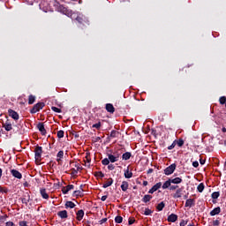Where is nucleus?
I'll list each match as a JSON object with an SVG mask.
<instances>
[{"instance_id":"35","label":"nucleus","mask_w":226,"mask_h":226,"mask_svg":"<svg viewBox=\"0 0 226 226\" xmlns=\"http://www.w3.org/2000/svg\"><path fill=\"white\" fill-rule=\"evenodd\" d=\"M113 154L115 155L116 158L119 160V157L121 156V154H123V153L121 152V150H117L113 152Z\"/></svg>"},{"instance_id":"53","label":"nucleus","mask_w":226,"mask_h":226,"mask_svg":"<svg viewBox=\"0 0 226 226\" xmlns=\"http://www.w3.org/2000/svg\"><path fill=\"white\" fill-rule=\"evenodd\" d=\"M5 226H17V225H15V223H13V222L9 221V222H7L5 223Z\"/></svg>"},{"instance_id":"27","label":"nucleus","mask_w":226,"mask_h":226,"mask_svg":"<svg viewBox=\"0 0 226 226\" xmlns=\"http://www.w3.org/2000/svg\"><path fill=\"white\" fill-rule=\"evenodd\" d=\"M132 158V152H125L122 154V160H130Z\"/></svg>"},{"instance_id":"22","label":"nucleus","mask_w":226,"mask_h":226,"mask_svg":"<svg viewBox=\"0 0 226 226\" xmlns=\"http://www.w3.org/2000/svg\"><path fill=\"white\" fill-rule=\"evenodd\" d=\"M119 135H120L119 132H117L116 130H112L110 132L109 139H117V137H119Z\"/></svg>"},{"instance_id":"25","label":"nucleus","mask_w":226,"mask_h":226,"mask_svg":"<svg viewBox=\"0 0 226 226\" xmlns=\"http://www.w3.org/2000/svg\"><path fill=\"white\" fill-rule=\"evenodd\" d=\"M31 200V196H29V194L25 195L22 199H21V202L22 204H26V206H27V203Z\"/></svg>"},{"instance_id":"38","label":"nucleus","mask_w":226,"mask_h":226,"mask_svg":"<svg viewBox=\"0 0 226 226\" xmlns=\"http://www.w3.org/2000/svg\"><path fill=\"white\" fill-rule=\"evenodd\" d=\"M94 176H95V177H105V174H103V172H102V171H96L94 173Z\"/></svg>"},{"instance_id":"1","label":"nucleus","mask_w":226,"mask_h":226,"mask_svg":"<svg viewBox=\"0 0 226 226\" xmlns=\"http://www.w3.org/2000/svg\"><path fill=\"white\" fill-rule=\"evenodd\" d=\"M34 153L35 162H41V154H43V147L37 145L34 148Z\"/></svg>"},{"instance_id":"17","label":"nucleus","mask_w":226,"mask_h":226,"mask_svg":"<svg viewBox=\"0 0 226 226\" xmlns=\"http://www.w3.org/2000/svg\"><path fill=\"white\" fill-rule=\"evenodd\" d=\"M220 213H222V208L217 207L210 212V216H216V215H220Z\"/></svg>"},{"instance_id":"20","label":"nucleus","mask_w":226,"mask_h":226,"mask_svg":"<svg viewBox=\"0 0 226 226\" xmlns=\"http://www.w3.org/2000/svg\"><path fill=\"white\" fill-rule=\"evenodd\" d=\"M57 216H59V218H62V219L68 218V211L66 210L59 211L57 213Z\"/></svg>"},{"instance_id":"24","label":"nucleus","mask_w":226,"mask_h":226,"mask_svg":"<svg viewBox=\"0 0 226 226\" xmlns=\"http://www.w3.org/2000/svg\"><path fill=\"white\" fill-rule=\"evenodd\" d=\"M171 185H172V182H171L170 178H169L166 182H164L162 188V190H167V188L170 189Z\"/></svg>"},{"instance_id":"57","label":"nucleus","mask_w":226,"mask_h":226,"mask_svg":"<svg viewBox=\"0 0 226 226\" xmlns=\"http://www.w3.org/2000/svg\"><path fill=\"white\" fill-rule=\"evenodd\" d=\"M213 225L214 226H219L220 225V221L219 220L213 221Z\"/></svg>"},{"instance_id":"52","label":"nucleus","mask_w":226,"mask_h":226,"mask_svg":"<svg viewBox=\"0 0 226 226\" xmlns=\"http://www.w3.org/2000/svg\"><path fill=\"white\" fill-rule=\"evenodd\" d=\"M151 133H152V135H153L154 137H157V135H158V132H156L155 129H152V130H151Z\"/></svg>"},{"instance_id":"6","label":"nucleus","mask_w":226,"mask_h":226,"mask_svg":"<svg viewBox=\"0 0 226 226\" xmlns=\"http://www.w3.org/2000/svg\"><path fill=\"white\" fill-rule=\"evenodd\" d=\"M97 117H90V119H94V123L93 125H92V128H95V130H100V128H102V121L100 119H98V117L96 118Z\"/></svg>"},{"instance_id":"44","label":"nucleus","mask_w":226,"mask_h":226,"mask_svg":"<svg viewBox=\"0 0 226 226\" xmlns=\"http://www.w3.org/2000/svg\"><path fill=\"white\" fill-rule=\"evenodd\" d=\"M219 102L221 103V105H225L226 102V97L225 96H222L219 99Z\"/></svg>"},{"instance_id":"51","label":"nucleus","mask_w":226,"mask_h":226,"mask_svg":"<svg viewBox=\"0 0 226 226\" xmlns=\"http://www.w3.org/2000/svg\"><path fill=\"white\" fill-rule=\"evenodd\" d=\"M135 222V218H129V221H128V223L130 224V225H133V223Z\"/></svg>"},{"instance_id":"56","label":"nucleus","mask_w":226,"mask_h":226,"mask_svg":"<svg viewBox=\"0 0 226 226\" xmlns=\"http://www.w3.org/2000/svg\"><path fill=\"white\" fill-rule=\"evenodd\" d=\"M108 169H109V170H114V169H116V167L114 166V164H108Z\"/></svg>"},{"instance_id":"41","label":"nucleus","mask_w":226,"mask_h":226,"mask_svg":"<svg viewBox=\"0 0 226 226\" xmlns=\"http://www.w3.org/2000/svg\"><path fill=\"white\" fill-rule=\"evenodd\" d=\"M144 215H145V216H149V215H153V211L149 208H146Z\"/></svg>"},{"instance_id":"3","label":"nucleus","mask_w":226,"mask_h":226,"mask_svg":"<svg viewBox=\"0 0 226 226\" xmlns=\"http://www.w3.org/2000/svg\"><path fill=\"white\" fill-rule=\"evenodd\" d=\"M176 167H177V165L176 163H172L171 165L167 167L164 170L165 176H170L171 174H174V171L176 170Z\"/></svg>"},{"instance_id":"46","label":"nucleus","mask_w":226,"mask_h":226,"mask_svg":"<svg viewBox=\"0 0 226 226\" xmlns=\"http://www.w3.org/2000/svg\"><path fill=\"white\" fill-rule=\"evenodd\" d=\"M51 109L53 110V112H56L58 114H61V112H63L61 110V109L57 108V107H51Z\"/></svg>"},{"instance_id":"42","label":"nucleus","mask_w":226,"mask_h":226,"mask_svg":"<svg viewBox=\"0 0 226 226\" xmlns=\"http://www.w3.org/2000/svg\"><path fill=\"white\" fill-rule=\"evenodd\" d=\"M212 199L216 200L218 197H220V192H215L212 193Z\"/></svg>"},{"instance_id":"34","label":"nucleus","mask_w":226,"mask_h":226,"mask_svg":"<svg viewBox=\"0 0 226 226\" xmlns=\"http://www.w3.org/2000/svg\"><path fill=\"white\" fill-rule=\"evenodd\" d=\"M115 222L116 223H123V216L117 215L115 217Z\"/></svg>"},{"instance_id":"8","label":"nucleus","mask_w":226,"mask_h":226,"mask_svg":"<svg viewBox=\"0 0 226 226\" xmlns=\"http://www.w3.org/2000/svg\"><path fill=\"white\" fill-rule=\"evenodd\" d=\"M37 129L41 133V135H47V130L45 129V125L43 124V123L40 122L37 124Z\"/></svg>"},{"instance_id":"13","label":"nucleus","mask_w":226,"mask_h":226,"mask_svg":"<svg viewBox=\"0 0 226 226\" xmlns=\"http://www.w3.org/2000/svg\"><path fill=\"white\" fill-rule=\"evenodd\" d=\"M124 176L125 179H132V177H133V172L130 171V168L127 167V169L124 170Z\"/></svg>"},{"instance_id":"45","label":"nucleus","mask_w":226,"mask_h":226,"mask_svg":"<svg viewBox=\"0 0 226 226\" xmlns=\"http://www.w3.org/2000/svg\"><path fill=\"white\" fill-rule=\"evenodd\" d=\"M9 116H11V117L14 119V121H19V114H10Z\"/></svg>"},{"instance_id":"21","label":"nucleus","mask_w":226,"mask_h":226,"mask_svg":"<svg viewBox=\"0 0 226 226\" xmlns=\"http://www.w3.org/2000/svg\"><path fill=\"white\" fill-rule=\"evenodd\" d=\"M107 156L111 163H116V162H119V159L115 157L114 154H108Z\"/></svg>"},{"instance_id":"14","label":"nucleus","mask_w":226,"mask_h":226,"mask_svg":"<svg viewBox=\"0 0 226 226\" xmlns=\"http://www.w3.org/2000/svg\"><path fill=\"white\" fill-rule=\"evenodd\" d=\"M193 206H195V200L194 199L186 200L185 207H193Z\"/></svg>"},{"instance_id":"7","label":"nucleus","mask_w":226,"mask_h":226,"mask_svg":"<svg viewBox=\"0 0 226 226\" xmlns=\"http://www.w3.org/2000/svg\"><path fill=\"white\" fill-rule=\"evenodd\" d=\"M3 126L6 132H11L13 130V126L11 125V122L7 119L5 123L3 124Z\"/></svg>"},{"instance_id":"32","label":"nucleus","mask_w":226,"mask_h":226,"mask_svg":"<svg viewBox=\"0 0 226 226\" xmlns=\"http://www.w3.org/2000/svg\"><path fill=\"white\" fill-rule=\"evenodd\" d=\"M34 102H36V96L31 94L28 97V103L29 105H33V103H34Z\"/></svg>"},{"instance_id":"39","label":"nucleus","mask_w":226,"mask_h":226,"mask_svg":"<svg viewBox=\"0 0 226 226\" xmlns=\"http://www.w3.org/2000/svg\"><path fill=\"white\" fill-rule=\"evenodd\" d=\"M10 190L7 187H3L0 185V193H8Z\"/></svg>"},{"instance_id":"40","label":"nucleus","mask_w":226,"mask_h":226,"mask_svg":"<svg viewBox=\"0 0 226 226\" xmlns=\"http://www.w3.org/2000/svg\"><path fill=\"white\" fill-rule=\"evenodd\" d=\"M73 197H82V191H74L73 192Z\"/></svg>"},{"instance_id":"2","label":"nucleus","mask_w":226,"mask_h":226,"mask_svg":"<svg viewBox=\"0 0 226 226\" xmlns=\"http://www.w3.org/2000/svg\"><path fill=\"white\" fill-rule=\"evenodd\" d=\"M43 107H45V102H38L33 107L30 112L31 114H36V112H40Z\"/></svg>"},{"instance_id":"29","label":"nucleus","mask_w":226,"mask_h":226,"mask_svg":"<svg viewBox=\"0 0 226 226\" xmlns=\"http://www.w3.org/2000/svg\"><path fill=\"white\" fill-rule=\"evenodd\" d=\"M129 184L126 181H123L120 186L122 192H126L128 190Z\"/></svg>"},{"instance_id":"10","label":"nucleus","mask_w":226,"mask_h":226,"mask_svg":"<svg viewBox=\"0 0 226 226\" xmlns=\"http://www.w3.org/2000/svg\"><path fill=\"white\" fill-rule=\"evenodd\" d=\"M11 174L13 177H16V179H22V173L17 170H11Z\"/></svg>"},{"instance_id":"47","label":"nucleus","mask_w":226,"mask_h":226,"mask_svg":"<svg viewBox=\"0 0 226 226\" xmlns=\"http://www.w3.org/2000/svg\"><path fill=\"white\" fill-rule=\"evenodd\" d=\"M177 144L178 147H183V146L185 145V140H183V139H178V140L177 141Z\"/></svg>"},{"instance_id":"33","label":"nucleus","mask_w":226,"mask_h":226,"mask_svg":"<svg viewBox=\"0 0 226 226\" xmlns=\"http://www.w3.org/2000/svg\"><path fill=\"white\" fill-rule=\"evenodd\" d=\"M204 188H205L204 183H200L198 185L197 190H198V192H200V193H202L204 192Z\"/></svg>"},{"instance_id":"50","label":"nucleus","mask_w":226,"mask_h":226,"mask_svg":"<svg viewBox=\"0 0 226 226\" xmlns=\"http://www.w3.org/2000/svg\"><path fill=\"white\" fill-rule=\"evenodd\" d=\"M19 226H27V222L26 221H21L19 222Z\"/></svg>"},{"instance_id":"15","label":"nucleus","mask_w":226,"mask_h":226,"mask_svg":"<svg viewBox=\"0 0 226 226\" xmlns=\"http://www.w3.org/2000/svg\"><path fill=\"white\" fill-rule=\"evenodd\" d=\"M84 210L80 209L76 213V220L78 222H82V219L84 218Z\"/></svg>"},{"instance_id":"64","label":"nucleus","mask_w":226,"mask_h":226,"mask_svg":"<svg viewBox=\"0 0 226 226\" xmlns=\"http://www.w3.org/2000/svg\"><path fill=\"white\" fill-rule=\"evenodd\" d=\"M72 174H74V175L79 174V170H77L75 169H72Z\"/></svg>"},{"instance_id":"28","label":"nucleus","mask_w":226,"mask_h":226,"mask_svg":"<svg viewBox=\"0 0 226 226\" xmlns=\"http://www.w3.org/2000/svg\"><path fill=\"white\" fill-rule=\"evenodd\" d=\"M151 199H153V196L149 195V194H146L143 198H142V202H144L145 204H147V202L151 201Z\"/></svg>"},{"instance_id":"18","label":"nucleus","mask_w":226,"mask_h":226,"mask_svg":"<svg viewBox=\"0 0 226 226\" xmlns=\"http://www.w3.org/2000/svg\"><path fill=\"white\" fill-rule=\"evenodd\" d=\"M172 185H181L183 183V178L177 177L175 178H170Z\"/></svg>"},{"instance_id":"31","label":"nucleus","mask_w":226,"mask_h":226,"mask_svg":"<svg viewBox=\"0 0 226 226\" xmlns=\"http://www.w3.org/2000/svg\"><path fill=\"white\" fill-rule=\"evenodd\" d=\"M165 207V202L162 201L156 206L157 211H163V208Z\"/></svg>"},{"instance_id":"19","label":"nucleus","mask_w":226,"mask_h":226,"mask_svg":"<svg viewBox=\"0 0 226 226\" xmlns=\"http://www.w3.org/2000/svg\"><path fill=\"white\" fill-rule=\"evenodd\" d=\"M168 222H170L171 223L177 222V215H176V214L170 215L168 216Z\"/></svg>"},{"instance_id":"63","label":"nucleus","mask_w":226,"mask_h":226,"mask_svg":"<svg viewBox=\"0 0 226 226\" xmlns=\"http://www.w3.org/2000/svg\"><path fill=\"white\" fill-rule=\"evenodd\" d=\"M75 167L77 168V170H82V167H80V164H76Z\"/></svg>"},{"instance_id":"23","label":"nucleus","mask_w":226,"mask_h":226,"mask_svg":"<svg viewBox=\"0 0 226 226\" xmlns=\"http://www.w3.org/2000/svg\"><path fill=\"white\" fill-rule=\"evenodd\" d=\"M40 193H41L42 199H46V200L49 199V193H47V189H45V188L40 189Z\"/></svg>"},{"instance_id":"58","label":"nucleus","mask_w":226,"mask_h":226,"mask_svg":"<svg viewBox=\"0 0 226 226\" xmlns=\"http://www.w3.org/2000/svg\"><path fill=\"white\" fill-rule=\"evenodd\" d=\"M56 162L58 163V165H63V159L59 158V157H56Z\"/></svg>"},{"instance_id":"5","label":"nucleus","mask_w":226,"mask_h":226,"mask_svg":"<svg viewBox=\"0 0 226 226\" xmlns=\"http://www.w3.org/2000/svg\"><path fill=\"white\" fill-rule=\"evenodd\" d=\"M55 6H56V10L58 11L60 13H64V15H66V13H68V9L64 5H62L61 4L56 3Z\"/></svg>"},{"instance_id":"43","label":"nucleus","mask_w":226,"mask_h":226,"mask_svg":"<svg viewBox=\"0 0 226 226\" xmlns=\"http://www.w3.org/2000/svg\"><path fill=\"white\" fill-rule=\"evenodd\" d=\"M102 165H109L110 161H109V157H108V158H104V159L102 161Z\"/></svg>"},{"instance_id":"16","label":"nucleus","mask_w":226,"mask_h":226,"mask_svg":"<svg viewBox=\"0 0 226 226\" xmlns=\"http://www.w3.org/2000/svg\"><path fill=\"white\" fill-rule=\"evenodd\" d=\"M106 110L107 112H109V114H114L116 109L114 108V105H112L111 103H108L106 104Z\"/></svg>"},{"instance_id":"54","label":"nucleus","mask_w":226,"mask_h":226,"mask_svg":"<svg viewBox=\"0 0 226 226\" xmlns=\"http://www.w3.org/2000/svg\"><path fill=\"white\" fill-rule=\"evenodd\" d=\"M187 224H188V221L182 220V221L180 222V226H185V225H187Z\"/></svg>"},{"instance_id":"62","label":"nucleus","mask_w":226,"mask_h":226,"mask_svg":"<svg viewBox=\"0 0 226 226\" xmlns=\"http://www.w3.org/2000/svg\"><path fill=\"white\" fill-rule=\"evenodd\" d=\"M86 226H91V221H84Z\"/></svg>"},{"instance_id":"59","label":"nucleus","mask_w":226,"mask_h":226,"mask_svg":"<svg viewBox=\"0 0 226 226\" xmlns=\"http://www.w3.org/2000/svg\"><path fill=\"white\" fill-rule=\"evenodd\" d=\"M192 167H194L195 169H197V167H199V162L195 161L192 162Z\"/></svg>"},{"instance_id":"11","label":"nucleus","mask_w":226,"mask_h":226,"mask_svg":"<svg viewBox=\"0 0 226 226\" xmlns=\"http://www.w3.org/2000/svg\"><path fill=\"white\" fill-rule=\"evenodd\" d=\"M173 199H181L183 197V188L177 189L176 192L172 195Z\"/></svg>"},{"instance_id":"61","label":"nucleus","mask_w":226,"mask_h":226,"mask_svg":"<svg viewBox=\"0 0 226 226\" xmlns=\"http://www.w3.org/2000/svg\"><path fill=\"white\" fill-rule=\"evenodd\" d=\"M107 199H108V196H107V195H104V196H102V197L101 198V200H102V202H105V201L107 200Z\"/></svg>"},{"instance_id":"9","label":"nucleus","mask_w":226,"mask_h":226,"mask_svg":"<svg viewBox=\"0 0 226 226\" xmlns=\"http://www.w3.org/2000/svg\"><path fill=\"white\" fill-rule=\"evenodd\" d=\"M160 188H162V182H159L157 184H155L149 191L148 193H154V192H157V190H160Z\"/></svg>"},{"instance_id":"37","label":"nucleus","mask_w":226,"mask_h":226,"mask_svg":"<svg viewBox=\"0 0 226 226\" xmlns=\"http://www.w3.org/2000/svg\"><path fill=\"white\" fill-rule=\"evenodd\" d=\"M56 158H60L63 160L64 158V152L63 150H60L56 154Z\"/></svg>"},{"instance_id":"49","label":"nucleus","mask_w":226,"mask_h":226,"mask_svg":"<svg viewBox=\"0 0 226 226\" xmlns=\"http://www.w3.org/2000/svg\"><path fill=\"white\" fill-rule=\"evenodd\" d=\"M176 147V141H174L170 147H168V149L170 151Z\"/></svg>"},{"instance_id":"26","label":"nucleus","mask_w":226,"mask_h":226,"mask_svg":"<svg viewBox=\"0 0 226 226\" xmlns=\"http://www.w3.org/2000/svg\"><path fill=\"white\" fill-rule=\"evenodd\" d=\"M114 183V179L109 178L106 183L103 184L102 188H109V186H112Z\"/></svg>"},{"instance_id":"60","label":"nucleus","mask_w":226,"mask_h":226,"mask_svg":"<svg viewBox=\"0 0 226 226\" xmlns=\"http://www.w3.org/2000/svg\"><path fill=\"white\" fill-rule=\"evenodd\" d=\"M107 222V218H102L101 221H99L100 225L105 223Z\"/></svg>"},{"instance_id":"30","label":"nucleus","mask_w":226,"mask_h":226,"mask_svg":"<svg viewBox=\"0 0 226 226\" xmlns=\"http://www.w3.org/2000/svg\"><path fill=\"white\" fill-rule=\"evenodd\" d=\"M64 206L65 209H68V207H70V209H73V207H75L76 205L72 201H66Z\"/></svg>"},{"instance_id":"12","label":"nucleus","mask_w":226,"mask_h":226,"mask_svg":"<svg viewBox=\"0 0 226 226\" xmlns=\"http://www.w3.org/2000/svg\"><path fill=\"white\" fill-rule=\"evenodd\" d=\"M73 188H75V185H69L62 188V192L64 193V195H67L68 192H70L71 190H73Z\"/></svg>"},{"instance_id":"55","label":"nucleus","mask_w":226,"mask_h":226,"mask_svg":"<svg viewBox=\"0 0 226 226\" xmlns=\"http://www.w3.org/2000/svg\"><path fill=\"white\" fill-rule=\"evenodd\" d=\"M6 218H8V215H0V222H4V220H6Z\"/></svg>"},{"instance_id":"48","label":"nucleus","mask_w":226,"mask_h":226,"mask_svg":"<svg viewBox=\"0 0 226 226\" xmlns=\"http://www.w3.org/2000/svg\"><path fill=\"white\" fill-rule=\"evenodd\" d=\"M177 189H179V185H172V184H171L170 186V190L171 192H174V190H177Z\"/></svg>"},{"instance_id":"4","label":"nucleus","mask_w":226,"mask_h":226,"mask_svg":"<svg viewBox=\"0 0 226 226\" xmlns=\"http://www.w3.org/2000/svg\"><path fill=\"white\" fill-rule=\"evenodd\" d=\"M76 20L79 23L82 24L83 26H89V19L84 16V15H79L76 18Z\"/></svg>"},{"instance_id":"36","label":"nucleus","mask_w":226,"mask_h":226,"mask_svg":"<svg viewBox=\"0 0 226 226\" xmlns=\"http://www.w3.org/2000/svg\"><path fill=\"white\" fill-rule=\"evenodd\" d=\"M56 136L58 137V139H63V137H64V131L60 130L56 132Z\"/></svg>"}]
</instances>
